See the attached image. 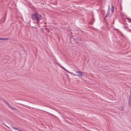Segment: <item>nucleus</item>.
Returning <instances> with one entry per match:
<instances>
[{"label":"nucleus","mask_w":131,"mask_h":131,"mask_svg":"<svg viewBox=\"0 0 131 131\" xmlns=\"http://www.w3.org/2000/svg\"><path fill=\"white\" fill-rule=\"evenodd\" d=\"M77 74V76L80 77H82V72L79 71H78L76 72Z\"/></svg>","instance_id":"f03ea898"},{"label":"nucleus","mask_w":131,"mask_h":131,"mask_svg":"<svg viewBox=\"0 0 131 131\" xmlns=\"http://www.w3.org/2000/svg\"><path fill=\"white\" fill-rule=\"evenodd\" d=\"M71 74H72V75H73L74 76H77V75H76V74H74L72 72L71 73Z\"/></svg>","instance_id":"1a4fd4ad"},{"label":"nucleus","mask_w":131,"mask_h":131,"mask_svg":"<svg viewBox=\"0 0 131 131\" xmlns=\"http://www.w3.org/2000/svg\"><path fill=\"white\" fill-rule=\"evenodd\" d=\"M5 103L8 105L9 106L10 108L12 109V110H16V109L14 107H12L7 102H6V101H5Z\"/></svg>","instance_id":"7ed1b4c3"},{"label":"nucleus","mask_w":131,"mask_h":131,"mask_svg":"<svg viewBox=\"0 0 131 131\" xmlns=\"http://www.w3.org/2000/svg\"><path fill=\"white\" fill-rule=\"evenodd\" d=\"M3 38H0V40H3Z\"/></svg>","instance_id":"f8f14e48"},{"label":"nucleus","mask_w":131,"mask_h":131,"mask_svg":"<svg viewBox=\"0 0 131 131\" xmlns=\"http://www.w3.org/2000/svg\"><path fill=\"white\" fill-rule=\"evenodd\" d=\"M8 40V38H3V40Z\"/></svg>","instance_id":"6e6552de"},{"label":"nucleus","mask_w":131,"mask_h":131,"mask_svg":"<svg viewBox=\"0 0 131 131\" xmlns=\"http://www.w3.org/2000/svg\"><path fill=\"white\" fill-rule=\"evenodd\" d=\"M110 8L109 6H108V8L107 10V14L105 16V17H106L109 16L110 14Z\"/></svg>","instance_id":"39448f33"},{"label":"nucleus","mask_w":131,"mask_h":131,"mask_svg":"<svg viewBox=\"0 0 131 131\" xmlns=\"http://www.w3.org/2000/svg\"><path fill=\"white\" fill-rule=\"evenodd\" d=\"M66 71H67L68 73H71H71H72V72H70L69 71H68V70H66Z\"/></svg>","instance_id":"9b49d317"},{"label":"nucleus","mask_w":131,"mask_h":131,"mask_svg":"<svg viewBox=\"0 0 131 131\" xmlns=\"http://www.w3.org/2000/svg\"><path fill=\"white\" fill-rule=\"evenodd\" d=\"M12 128H13L14 129H15L16 130H18V131H22L21 130H19V129H18L17 128L14 127H12Z\"/></svg>","instance_id":"0eeeda50"},{"label":"nucleus","mask_w":131,"mask_h":131,"mask_svg":"<svg viewBox=\"0 0 131 131\" xmlns=\"http://www.w3.org/2000/svg\"><path fill=\"white\" fill-rule=\"evenodd\" d=\"M121 110H124V108L123 107L121 108H119Z\"/></svg>","instance_id":"9d476101"},{"label":"nucleus","mask_w":131,"mask_h":131,"mask_svg":"<svg viewBox=\"0 0 131 131\" xmlns=\"http://www.w3.org/2000/svg\"><path fill=\"white\" fill-rule=\"evenodd\" d=\"M128 105L130 107H131V94H130V96L129 97Z\"/></svg>","instance_id":"20e7f679"},{"label":"nucleus","mask_w":131,"mask_h":131,"mask_svg":"<svg viewBox=\"0 0 131 131\" xmlns=\"http://www.w3.org/2000/svg\"><path fill=\"white\" fill-rule=\"evenodd\" d=\"M63 68V69H64V70H66H66H67L66 69H65L64 68Z\"/></svg>","instance_id":"ddd939ff"},{"label":"nucleus","mask_w":131,"mask_h":131,"mask_svg":"<svg viewBox=\"0 0 131 131\" xmlns=\"http://www.w3.org/2000/svg\"><path fill=\"white\" fill-rule=\"evenodd\" d=\"M31 18L33 20L37 21L38 24L39 20L42 19L41 15L37 13L33 14L31 16Z\"/></svg>","instance_id":"f257e3e1"},{"label":"nucleus","mask_w":131,"mask_h":131,"mask_svg":"<svg viewBox=\"0 0 131 131\" xmlns=\"http://www.w3.org/2000/svg\"><path fill=\"white\" fill-rule=\"evenodd\" d=\"M114 7L113 5L112 6V7L111 8V11L112 13H113L114 11Z\"/></svg>","instance_id":"423d86ee"}]
</instances>
